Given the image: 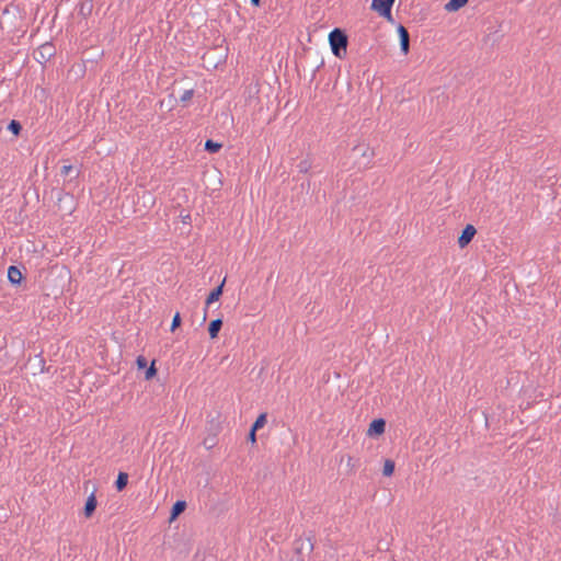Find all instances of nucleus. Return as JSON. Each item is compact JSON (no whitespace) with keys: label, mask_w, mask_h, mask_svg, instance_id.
Returning a JSON list of instances; mask_svg holds the SVG:
<instances>
[{"label":"nucleus","mask_w":561,"mask_h":561,"mask_svg":"<svg viewBox=\"0 0 561 561\" xmlns=\"http://www.w3.org/2000/svg\"><path fill=\"white\" fill-rule=\"evenodd\" d=\"M250 3H251L253 7H260V5H261V0H250Z\"/></svg>","instance_id":"nucleus-32"},{"label":"nucleus","mask_w":561,"mask_h":561,"mask_svg":"<svg viewBox=\"0 0 561 561\" xmlns=\"http://www.w3.org/2000/svg\"><path fill=\"white\" fill-rule=\"evenodd\" d=\"M347 466L351 468V469H354L356 467V463L354 461V458L353 457H348L347 458Z\"/></svg>","instance_id":"nucleus-29"},{"label":"nucleus","mask_w":561,"mask_h":561,"mask_svg":"<svg viewBox=\"0 0 561 561\" xmlns=\"http://www.w3.org/2000/svg\"><path fill=\"white\" fill-rule=\"evenodd\" d=\"M329 43L332 54L335 57L342 58L346 54L348 39L343 30L337 27L333 28L329 34Z\"/></svg>","instance_id":"nucleus-2"},{"label":"nucleus","mask_w":561,"mask_h":561,"mask_svg":"<svg viewBox=\"0 0 561 561\" xmlns=\"http://www.w3.org/2000/svg\"><path fill=\"white\" fill-rule=\"evenodd\" d=\"M32 365L34 366L35 370H37L39 374L49 373L50 366H46L45 358L42 353L36 354L33 359H31Z\"/></svg>","instance_id":"nucleus-10"},{"label":"nucleus","mask_w":561,"mask_h":561,"mask_svg":"<svg viewBox=\"0 0 561 561\" xmlns=\"http://www.w3.org/2000/svg\"><path fill=\"white\" fill-rule=\"evenodd\" d=\"M186 508V502L184 500H178L171 508L169 520L172 522L179 517Z\"/></svg>","instance_id":"nucleus-13"},{"label":"nucleus","mask_w":561,"mask_h":561,"mask_svg":"<svg viewBox=\"0 0 561 561\" xmlns=\"http://www.w3.org/2000/svg\"><path fill=\"white\" fill-rule=\"evenodd\" d=\"M266 413H261L251 426L253 431H259L260 428H262L266 423Z\"/></svg>","instance_id":"nucleus-22"},{"label":"nucleus","mask_w":561,"mask_h":561,"mask_svg":"<svg viewBox=\"0 0 561 561\" xmlns=\"http://www.w3.org/2000/svg\"><path fill=\"white\" fill-rule=\"evenodd\" d=\"M353 165L358 170L363 171L371 167L373 159L375 157L374 149L368 144L362 142L355 145L351 149V156Z\"/></svg>","instance_id":"nucleus-1"},{"label":"nucleus","mask_w":561,"mask_h":561,"mask_svg":"<svg viewBox=\"0 0 561 561\" xmlns=\"http://www.w3.org/2000/svg\"><path fill=\"white\" fill-rule=\"evenodd\" d=\"M311 168V163L309 160L304 159L297 164V169L300 173H307L309 169Z\"/></svg>","instance_id":"nucleus-23"},{"label":"nucleus","mask_w":561,"mask_h":561,"mask_svg":"<svg viewBox=\"0 0 561 561\" xmlns=\"http://www.w3.org/2000/svg\"><path fill=\"white\" fill-rule=\"evenodd\" d=\"M222 327V320L220 318L214 319L209 322L208 333L210 339H215L218 336V333Z\"/></svg>","instance_id":"nucleus-15"},{"label":"nucleus","mask_w":561,"mask_h":561,"mask_svg":"<svg viewBox=\"0 0 561 561\" xmlns=\"http://www.w3.org/2000/svg\"><path fill=\"white\" fill-rule=\"evenodd\" d=\"M323 66V61H321L313 70H312V73H311V78H310V81L314 80L316 78V73L317 71L320 69V67Z\"/></svg>","instance_id":"nucleus-28"},{"label":"nucleus","mask_w":561,"mask_h":561,"mask_svg":"<svg viewBox=\"0 0 561 561\" xmlns=\"http://www.w3.org/2000/svg\"><path fill=\"white\" fill-rule=\"evenodd\" d=\"M96 506H98L96 497H95L94 493H91L84 503V507H83L84 516L88 518L91 517L94 514Z\"/></svg>","instance_id":"nucleus-11"},{"label":"nucleus","mask_w":561,"mask_h":561,"mask_svg":"<svg viewBox=\"0 0 561 561\" xmlns=\"http://www.w3.org/2000/svg\"><path fill=\"white\" fill-rule=\"evenodd\" d=\"M469 0H449L445 4V10L448 12H456L468 3Z\"/></svg>","instance_id":"nucleus-18"},{"label":"nucleus","mask_w":561,"mask_h":561,"mask_svg":"<svg viewBox=\"0 0 561 561\" xmlns=\"http://www.w3.org/2000/svg\"><path fill=\"white\" fill-rule=\"evenodd\" d=\"M313 542L310 538H297L293 542V549L295 556H302L304 551L307 550L308 553H311L313 551Z\"/></svg>","instance_id":"nucleus-4"},{"label":"nucleus","mask_w":561,"mask_h":561,"mask_svg":"<svg viewBox=\"0 0 561 561\" xmlns=\"http://www.w3.org/2000/svg\"><path fill=\"white\" fill-rule=\"evenodd\" d=\"M36 54L37 61H47L55 55V47L51 43H45L38 47Z\"/></svg>","instance_id":"nucleus-6"},{"label":"nucleus","mask_w":561,"mask_h":561,"mask_svg":"<svg viewBox=\"0 0 561 561\" xmlns=\"http://www.w3.org/2000/svg\"><path fill=\"white\" fill-rule=\"evenodd\" d=\"M398 35L400 39V49L403 55H407L410 50V34L403 25L398 26Z\"/></svg>","instance_id":"nucleus-8"},{"label":"nucleus","mask_w":561,"mask_h":561,"mask_svg":"<svg viewBox=\"0 0 561 561\" xmlns=\"http://www.w3.org/2000/svg\"><path fill=\"white\" fill-rule=\"evenodd\" d=\"M248 439L254 444L256 442V431H253V428H250Z\"/></svg>","instance_id":"nucleus-27"},{"label":"nucleus","mask_w":561,"mask_h":561,"mask_svg":"<svg viewBox=\"0 0 561 561\" xmlns=\"http://www.w3.org/2000/svg\"><path fill=\"white\" fill-rule=\"evenodd\" d=\"M394 0H373L371 10L376 11L381 18L392 19V5Z\"/></svg>","instance_id":"nucleus-3"},{"label":"nucleus","mask_w":561,"mask_h":561,"mask_svg":"<svg viewBox=\"0 0 561 561\" xmlns=\"http://www.w3.org/2000/svg\"><path fill=\"white\" fill-rule=\"evenodd\" d=\"M225 282L226 278H224V280L209 293L208 297L206 298V306H209L213 302L219 300L224 291Z\"/></svg>","instance_id":"nucleus-12"},{"label":"nucleus","mask_w":561,"mask_h":561,"mask_svg":"<svg viewBox=\"0 0 561 561\" xmlns=\"http://www.w3.org/2000/svg\"><path fill=\"white\" fill-rule=\"evenodd\" d=\"M222 148V144L214 141L213 139H207L204 145L205 151L209 153H216Z\"/></svg>","instance_id":"nucleus-19"},{"label":"nucleus","mask_w":561,"mask_h":561,"mask_svg":"<svg viewBox=\"0 0 561 561\" xmlns=\"http://www.w3.org/2000/svg\"><path fill=\"white\" fill-rule=\"evenodd\" d=\"M93 10V0H82L79 3L78 8V14L81 15L83 19H87L91 15Z\"/></svg>","instance_id":"nucleus-14"},{"label":"nucleus","mask_w":561,"mask_h":561,"mask_svg":"<svg viewBox=\"0 0 561 561\" xmlns=\"http://www.w3.org/2000/svg\"><path fill=\"white\" fill-rule=\"evenodd\" d=\"M7 129L11 131L14 136H19L22 130V125L19 121L12 119L8 124Z\"/></svg>","instance_id":"nucleus-21"},{"label":"nucleus","mask_w":561,"mask_h":561,"mask_svg":"<svg viewBox=\"0 0 561 561\" xmlns=\"http://www.w3.org/2000/svg\"><path fill=\"white\" fill-rule=\"evenodd\" d=\"M396 468V463L391 459H386L383 463L382 474L385 477H390L393 474Z\"/></svg>","instance_id":"nucleus-20"},{"label":"nucleus","mask_w":561,"mask_h":561,"mask_svg":"<svg viewBox=\"0 0 561 561\" xmlns=\"http://www.w3.org/2000/svg\"><path fill=\"white\" fill-rule=\"evenodd\" d=\"M71 172H73L72 165H64L60 171L61 175H64V176L70 175Z\"/></svg>","instance_id":"nucleus-26"},{"label":"nucleus","mask_w":561,"mask_h":561,"mask_svg":"<svg viewBox=\"0 0 561 561\" xmlns=\"http://www.w3.org/2000/svg\"><path fill=\"white\" fill-rule=\"evenodd\" d=\"M79 176V171H76L72 179H77Z\"/></svg>","instance_id":"nucleus-33"},{"label":"nucleus","mask_w":561,"mask_h":561,"mask_svg":"<svg viewBox=\"0 0 561 561\" xmlns=\"http://www.w3.org/2000/svg\"><path fill=\"white\" fill-rule=\"evenodd\" d=\"M142 369L145 370V379L149 380L157 375L156 368V359L151 362L149 366H147V360L142 357Z\"/></svg>","instance_id":"nucleus-16"},{"label":"nucleus","mask_w":561,"mask_h":561,"mask_svg":"<svg viewBox=\"0 0 561 561\" xmlns=\"http://www.w3.org/2000/svg\"><path fill=\"white\" fill-rule=\"evenodd\" d=\"M128 478H129V476L127 472H124V471L118 472L117 479L115 481V488L118 492L123 491L127 486Z\"/></svg>","instance_id":"nucleus-17"},{"label":"nucleus","mask_w":561,"mask_h":561,"mask_svg":"<svg viewBox=\"0 0 561 561\" xmlns=\"http://www.w3.org/2000/svg\"><path fill=\"white\" fill-rule=\"evenodd\" d=\"M194 95V90L193 89H187V90H184L181 95H180V101L182 103H186L188 102Z\"/></svg>","instance_id":"nucleus-24"},{"label":"nucleus","mask_w":561,"mask_h":561,"mask_svg":"<svg viewBox=\"0 0 561 561\" xmlns=\"http://www.w3.org/2000/svg\"><path fill=\"white\" fill-rule=\"evenodd\" d=\"M140 364H141V360H140V355H138L136 358H135V362H134V365L136 366L137 370L140 371Z\"/></svg>","instance_id":"nucleus-30"},{"label":"nucleus","mask_w":561,"mask_h":561,"mask_svg":"<svg viewBox=\"0 0 561 561\" xmlns=\"http://www.w3.org/2000/svg\"><path fill=\"white\" fill-rule=\"evenodd\" d=\"M8 279L12 286H21L25 276L19 266L10 265L8 268Z\"/></svg>","instance_id":"nucleus-5"},{"label":"nucleus","mask_w":561,"mask_h":561,"mask_svg":"<svg viewBox=\"0 0 561 561\" xmlns=\"http://www.w3.org/2000/svg\"><path fill=\"white\" fill-rule=\"evenodd\" d=\"M289 561H305L304 556H293Z\"/></svg>","instance_id":"nucleus-31"},{"label":"nucleus","mask_w":561,"mask_h":561,"mask_svg":"<svg viewBox=\"0 0 561 561\" xmlns=\"http://www.w3.org/2000/svg\"><path fill=\"white\" fill-rule=\"evenodd\" d=\"M386 421L383 419H375L370 422L367 434L369 436H379L385 433Z\"/></svg>","instance_id":"nucleus-9"},{"label":"nucleus","mask_w":561,"mask_h":561,"mask_svg":"<svg viewBox=\"0 0 561 561\" xmlns=\"http://www.w3.org/2000/svg\"><path fill=\"white\" fill-rule=\"evenodd\" d=\"M477 233L476 228L472 225H467L462 231L461 234L458 238V245L462 249L467 247L471 240L473 239L474 234Z\"/></svg>","instance_id":"nucleus-7"},{"label":"nucleus","mask_w":561,"mask_h":561,"mask_svg":"<svg viewBox=\"0 0 561 561\" xmlns=\"http://www.w3.org/2000/svg\"><path fill=\"white\" fill-rule=\"evenodd\" d=\"M181 325V314L180 312H175L172 319L171 328L170 330L174 332Z\"/></svg>","instance_id":"nucleus-25"}]
</instances>
